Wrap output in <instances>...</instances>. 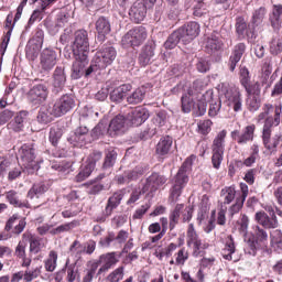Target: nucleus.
Returning <instances> with one entry per match:
<instances>
[{"label":"nucleus","instance_id":"338daca9","mask_svg":"<svg viewBox=\"0 0 282 282\" xmlns=\"http://www.w3.org/2000/svg\"><path fill=\"white\" fill-rule=\"evenodd\" d=\"M196 69L200 74H206L210 69V62L204 57L198 58L196 63Z\"/></svg>","mask_w":282,"mask_h":282},{"label":"nucleus","instance_id":"69168bd1","mask_svg":"<svg viewBox=\"0 0 282 282\" xmlns=\"http://www.w3.org/2000/svg\"><path fill=\"white\" fill-rule=\"evenodd\" d=\"M143 174L144 170L141 166H137L133 170L126 172L129 182L139 180L140 177H142Z\"/></svg>","mask_w":282,"mask_h":282},{"label":"nucleus","instance_id":"dca6fc26","mask_svg":"<svg viewBox=\"0 0 282 282\" xmlns=\"http://www.w3.org/2000/svg\"><path fill=\"white\" fill-rule=\"evenodd\" d=\"M256 129L257 127L254 124L247 126L242 132H239V130L232 131L231 138L237 141V144L243 147L247 142H252V140H254Z\"/></svg>","mask_w":282,"mask_h":282},{"label":"nucleus","instance_id":"412c9836","mask_svg":"<svg viewBox=\"0 0 282 282\" xmlns=\"http://www.w3.org/2000/svg\"><path fill=\"white\" fill-rule=\"evenodd\" d=\"M129 122L127 118L122 115L116 116L113 119H111L109 126H108V133L110 135H118L120 133H124L127 131V127L129 126Z\"/></svg>","mask_w":282,"mask_h":282},{"label":"nucleus","instance_id":"9b49d317","mask_svg":"<svg viewBox=\"0 0 282 282\" xmlns=\"http://www.w3.org/2000/svg\"><path fill=\"white\" fill-rule=\"evenodd\" d=\"M219 93L220 96H225L228 100V106L232 107L234 111H241L243 104L239 90H232V88L228 87V84H221V86H219Z\"/></svg>","mask_w":282,"mask_h":282},{"label":"nucleus","instance_id":"37998d69","mask_svg":"<svg viewBox=\"0 0 282 282\" xmlns=\"http://www.w3.org/2000/svg\"><path fill=\"white\" fill-rule=\"evenodd\" d=\"M180 41H182V33L180 32V30H176L169 36V39L164 43L165 50H175Z\"/></svg>","mask_w":282,"mask_h":282},{"label":"nucleus","instance_id":"2f4dec72","mask_svg":"<svg viewBox=\"0 0 282 282\" xmlns=\"http://www.w3.org/2000/svg\"><path fill=\"white\" fill-rule=\"evenodd\" d=\"M173 147V138L172 137H162L156 144V153L158 155H167Z\"/></svg>","mask_w":282,"mask_h":282},{"label":"nucleus","instance_id":"c9c22d12","mask_svg":"<svg viewBox=\"0 0 282 282\" xmlns=\"http://www.w3.org/2000/svg\"><path fill=\"white\" fill-rule=\"evenodd\" d=\"M147 96V89L144 87L137 88L132 94L127 97L129 105H140Z\"/></svg>","mask_w":282,"mask_h":282},{"label":"nucleus","instance_id":"79ce46f5","mask_svg":"<svg viewBox=\"0 0 282 282\" xmlns=\"http://www.w3.org/2000/svg\"><path fill=\"white\" fill-rule=\"evenodd\" d=\"M54 118V115L50 111V106L48 107H42L37 113V122L40 124H50Z\"/></svg>","mask_w":282,"mask_h":282},{"label":"nucleus","instance_id":"052dcab7","mask_svg":"<svg viewBox=\"0 0 282 282\" xmlns=\"http://www.w3.org/2000/svg\"><path fill=\"white\" fill-rule=\"evenodd\" d=\"M96 167H94V163H89L86 161V165L83 167V170L78 173L77 180L79 182H83L84 180H87L89 175L94 172Z\"/></svg>","mask_w":282,"mask_h":282},{"label":"nucleus","instance_id":"f03ea898","mask_svg":"<svg viewBox=\"0 0 282 282\" xmlns=\"http://www.w3.org/2000/svg\"><path fill=\"white\" fill-rule=\"evenodd\" d=\"M191 166H193V156H189L184 161L183 165L172 180L170 202L173 204L180 199L182 191H184V186L188 184V171H191Z\"/></svg>","mask_w":282,"mask_h":282},{"label":"nucleus","instance_id":"603ef678","mask_svg":"<svg viewBox=\"0 0 282 282\" xmlns=\"http://www.w3.org/2000/svg\"><path fill=\"white\" fill-rule=\"evenodd\" d=\"M271 246L276 252H282V232L275 230L271 235Z\"/></svg>","mask_w":282,"mask_h":282},{"label":"nucleus","instance_id":"473e14b6","mask_svg":"<svg viewBox=\"0 0 282 282\" xmlns=\"http://www.w3.org/2000/svg\"><path fill=\"white\" fill-rule=\"evenodd\" d=\"M58 265V252L51 250L47 258L44 260V268L46 272H54Z\"/></svg>","mask_w":282,"mask_h":282},{"label":"nucleus","instance_id":"bb28decb","mask_svg":"<svg viewBox=\"0 0 282 282\" xmlns=\"http://www.w3.org/2000/svg\"><path fill=\"white\" fill-rule=\"evenodd\" d=\"M224 46V42H221V37L219 35V33H212L208 37H207V42H206V52H208V54H215V52H219V50H221V47Z\"/></svg>","mask_w":282,"mask_h":282},{"label":"nucleus","instance_id":"09e8293b","mask_svg":"<svg viewBox=\"0 0 282 282\" xmlns=\"http://www.w3.org/2000/svg\"><path fill=\"white\" fill-rule=\"evenodd\" d=\"M248 95L250 96H261V84L259 82L248 83L242 86Z\"/></svg>","mask_w":282,"mask_h":282},{"label":"nucleus","instance_id":"7ed1b4c3","mask_svg":"<svg viewBox=\"0 0 282 282\" xmlns=\"http://www.w3.org/2000/svg\"><path fill=\"white\" fill-rule=\"evenodd\" d=\"M245 242L248 253L251 254V257H256L258 250H263V248L268 246V231L257 226L254 236L245 238Z\"/></svg>","mask_w":282,"mask_h":282},{"label":"nucleus","instance_id":"4be33fe9","mask_svg":"<svg viewBox=\"0 0 282 282\" xmlns=\"http://www.w3.org/2000/svg\"><path fill=\"white\" fill-rule=\"evenodd\" d=\"M147 10L142 1H135L130 8L129 14L134 23H142L147 17Z\"/></svg>","mask_w":282,"mask_h":282},{"label":"nucleus","instance_id":"bf43d9fd","mask_svg":"<svg viewBox=\"0 0 282 282\" xmlns=\"http://www.w3.org/2000/svg\"><path fill=\"white\" fill-rule=\"evenodd\" d=\"M61 138H63V130L58 127L51 128L48 139L53 147L58 144V140H61Z\"/></svg>","mask_w":282,"mask_h":282},{"label":"nucleus","instance_id":"39448f33","mask_svg":"<svg viewBox=\"0 0 282 282\" xmlns=\"http://www.w3.org/2000/svg\"><path fill=\"white\" fill-rule=\"evenodd\" d=\"M226 135L228 132L221 130L214 139L212 144V163L214 169H219L224 162V151H226Z\"/></svg>","mask_w":282,"mask_h":282},{"label":"nucleus","instance_id":"b1692460","mask_svg":"<svg viewBox=\"0 0 282 282\" xmlns=\"http://www.w3.org/2000/svg\"><path fill=\"white\" fill-rule=\"evenodd\" d=\"M95 25H96V31L98 33L97 39L102 43L107 34L111 33V22H109V19L105 17H100L96 21Z\"/></svg>","mask_w":282,"mask_h":282},{"label":"nucleus","instance_id":"a878e982","mask_svg":"<svg viewBox=\"0 0 282 282\" xmlns=\"http://www.w3.org/2000/svg\"><path fill=\"white\" fill-rule=\"evenodd\" d=\"M67 83V76H65V67L57 66L53 73V87L55 91H63Z\"/></svg>","mask_w":282,"mask_h":282},{"label":"nucleus","instance_id":"cd10ccee","mask_svg":"<svg viewBox=\"0 0 282 282\" xmlns=\"http://www.w3.org/2000/svg\"><path fill=\"white\" fill-rule=\"evenodd\" d=\"M282 4H274L272 12L269 15V21L274 31L279 32L282 25Z\"/></svg>","mask_w":282,"mask_h":282},{"label":"nucleus","instance_id":"f8f14e48","mask_svg":"<svg viewBox=\"0 0 282 282\" xmlns=\"http://www.w3.org/2000/svg\"><path fill=\"white\" fill-rule=\"evenodd\" d=\"M93 263H97V268L101 265L96 274V276H98L100 280L101 276H105V274H107V272H109V270H111V268L118 263V257H116V252L104 253L96 262Z\"/></svg>","mask_w":282,"mask_h":282},{"label":"nucleus","instance_id":"c85d7f7f","mask_svg":"<svg viewBox=\"0 0 282 282\" xmlns=\"http://www.w3.org/2000/svg\"><path fill=\"white\" fill-rule=\"evenodd\" d=\"M187 246L194 247V253H197V251L202 248V240L199 239V236H197V231L195 230V226L193 224H189L187 229Z\"/></svg>","mask_w":282,"mask_h":282},{"label":"nucleus","instance_id":"5fc2aeb1","mask_svg":"<svg viewBox=\"0 0 282 282\" xmlns=\"http://www.w3.org/2000/svg\"><path fill=\"white\" fill-rule=\"evenodd\" d=\"M221 197H225L224 204H231L237 195L235 187L229 186L221 189Z\"/></svg>","mask_w":282,"mask_h":282},{"label":"nucleus","instance_id":"0eeeda50","mask_svg":"<svg viewBox=\"0 0 282 282\" xmlns=\"http://www.w3.org/2000/svg\"><path fill=\"white\" fill-rule=\"evenodd\" d=\"M147 41V29L144 26H137L128 31L122 37L121 43L124 47H140Z\"/></svg>","mask_w":282,"mask_h":282},{"label":"nucleus","instance_id":"6ab92c4d","mask_svg":"<svg viewBox=\"0 0 282 282\" xmlns=\"http://www.w3.org/2000/svg\"><path fill=\"white\" fill-rule=\"evenodd\" d=\"M89 64V56L75 55V62L73 63L70 78L78 80L85 74V67Z\"/></svg>","mask_w":282,"mask_h":282},{"label":"nucleus","instance_id":"a211bd4d","mask_svg":"<svg viewBox=\"0 0 282 282\" xmlns=\"http://www.w3.org/2000/svg\"><path fill=\"white\" fill-rule=\"evenodd\" d=\"M155 42H148L141 50L139 55V63L141 67H147L151 65L155 58Z\"/></svg>","mask_w":282,"mask_h":282},{"label":"nucleus","instance_id":"ddd939ff","mask_svg":"<svg viewBox=\"0 0 282 282\" xmlns=\"http://www.w3.org/2000/svg\"><path fill=\"white\" fill-rule=\"evenodd\" d=\"M57 56L56 51L44 48L40 55V67L42 72H52L56 66Z\"/></svg>","mask_w":282,"mask_h":282},{"label":"nucleus","instance_id":"6e6d98bb","mask_svg":"<svg viewBox=\"0 0 282 282\" xmlns=\"http://www.w3.org/2000/svg\"><path fill=\"white\" fill-rule=\"evenodd\" d=\"M158 133V124L149 123L148 127L140 133V140H149Z\"/></svg>","mask_w":282,"mask_h":282},{"label":"nucleus","instance_id":"49530a36","mask_svg":"<svg viewBox=\"0 0 282 282\" xmlns=\"http://www.w3.org/2000/svg\"><path fill=\"white\" fill-rule=\"evenodd\" d=\"M47 191V187L43 183H35L28 192L29 199H34V197L39 198V195H43Z\"/></svg>","mask_w":282,"mask_h":282},{"label":"nucleus","instance_id":"58836bf2","mask_svg":"<svg viewBox=\"0 0 282 282\" xmlns=\"http://www.w3.org/2000/svg\"><path fill=\"white\" fill-rule=\"evenodd\" d=\"M184 210V204H177L174 210L170 214V230H174L177 224H180V215Z\"/></svg>","mask_w":282,"mask_h":282},{"label":"nucleus","instance_id":"4d7b16f0","mask_svg":"<svg viewBox=\"0 0 282 282\" xmlns=\"http://www.w3.org/2000/svg\"><path fill=\"white\" fill-rule=\"evenodd\" d=\"M181 102L183 113H191V110L195 107V102L193 101V98H191V95H183Z\"/></svg>","mask_w":282,"mask_h":282},{"label":"nucleus","instance_id":"ea45409f","mask_svg":"<svg viewBox=\"0 0 282 282\" xmlns=\"http://www.w3.org/2000/svg\"><path fill=\"white\" fill-rule=\"evenodd\" d=\"M6 198L9 204L15 206V208H28V203L21 202V199H19V194L15 191L7 192Z\"/></svg>","mask_w":282,"mask_h":282},{"label":"nucleus","instance_id":"2eb2a0df","mask_svg":"<svg viewBox=\"0 0 282 282\" xmlns=\"http://www.w3.org/2000/svg\"><path fill=\"white\" fill-rule=\"evenodd\" d=\"M178 32L182 36V43H184V45H188V43L199 36L200 28L197 22H189L184 26L180 28Z\"/></svg>","mask_w":282,"mask_h":282},{"label":"nucleus","instance_id":"3c124183","mask_svg":"<svg viewBox=\"0 0 282 282\" xmlns=\"http://www.w3.org/2000/svg\"><path fill=\"white\" fill-rule=\"evenodd\" d=\"M42 270H43L42 265L35 267L33 269H26L24 271V281L32 282L34 281V279H39V276H41Z\"/></svg>","mask_w":282,"mask_h":282},{"label":"nucleus","instance_id":"4468645a","mask_svg":"<svg viewBox=\"0 0 282 282\" xmlns=\"http://www.w3.org/2000/svg\"><path fill=\"white\" fill-rule=\"evenodd\" d=\"M166 176L160 173H152L143 183L142 193H155L160 186L166 184Z\"/></svg>","mask_w":282,"mask_h":282},{"label":"nucleus","instance_id":"393cba45","mask_svg":"<svg viewBox=\"0 0 282 282\" xmlns=\"http://www.w3.org/2000/svg\"><path fill=\"white\" fill-rule=\"evenodd\" d=\"M243 54H246V44L245 43H238L232 51L231 56L229 57V69L230 72H235L237 69V64L241 58L243 57Z\"/></svg>","mask_w":282,"mask_h":282},{"label":"nucleus","instance_id":"e433bc0d","mask_svg":"<svg viewBox=\"0 0 282 282\" xmlns=\"http://www.w3.org/2000/svg\"><path fill=\"white\" fill-rule=\"evenodd\" d=\"M130 87L131 86H129V85L119 86L118 88L112 90V93L110 94V100H112V102H122V100L124 99V96H127V91H129Z\"/></svg>","mask_w":282,"mask_h":282},{"label":"nucleus","instance_id":"0e129e2a","mask_svg":"<svg viewBox=\"0 0 282 282\" xmlns=\"http://www.w3.org/2000/svg\"><path fill=\"white\" fill-rule=\"evenodd\" d=\"M270 52L274 56H279L282 52V39L273 37L270 43Z\"/></svg>","mask_w":282,"mask_h":282},{"label":"nucleus","instance_id":"5701e85b","mask_svg":"<svg viewBox=\"0 0 282 282\" xmlns=\"http://www.w3.org/2000/svg\"><path fill=\"white\" fill-rule=\"evenodd\" d=\"M256 221H258L260 226L267 229L279 228V220L276 219V215L269 216L265 214V212L256 213Z\"/></svg>","mask_w":282,"mask_h":282},{"label":"nucleus","instance_id":"aec40b11","mask_svg":"<svg viewBox=\"0 0 282 282\" xmlns=\"http://www.w3.org/2000/svg\"><path fill=\"white\" fill-rule=\"evenodd\" d=\"M203 100H207V102H209L208 116L210 118H215L219 111H221V99L217 96L215 97L213 90H206L203 94Z\"/></svg>","mask_w":282,"mask_h":282},{"label":"nucleus","instance_id":"680f3d73","mask_svg":"<svg viewBox=\"0 0 282 282\" xmlns=\"http://www.w3.org/2000/svg\"><path fill=\"white\" fill-rule=\"evenodd\" d=\"M247 105L249 111H259V109L261 108V96L248 97Z\"/></svg>","mask_w":282,"mask_h":282},{"label":"nucleus","instance_id":"20e7f679","mask_svg":"<svg viewBox=\"0 0 282 282\" xmlns=\"http://www.w3.org/2000/svg\"><path fill=\"white\" fill-rule=\"evenodd\" d=\"M20 162L29 173L39 171V161H36V149L34 144H23L18 152Z\"/></svg>","mask_w":282,"mask_h":282},{"label":"nucleus","instance_id":"774afa93","mask_svg":"<svg viewBox=\"0 0 282 282\" xmlns=\"http://www.w3.org/2000/svg\"><path fill=\"white\" fill-rule=\"evenodd\" d=\"M105 133H109V128L107 127V123L99 122L94 129H93V135L95 138H100V135H105Z\"/></svg>","mask_w":282,"mask_h":282},{"label":"nucleus","instance_id":"f3484780","mask_svg":"<svg viewBox=\"0 0 282 282\" xmlns=\"http://www.w3.org/2000/svg\"><path fill=\"white\" fill-rule=\"evenodd\" d=\"M149 110L142 106L137 107L127 116V121L130 122L132 127H140L143 122L149 120Z\"/></svg>","mask_w":282,"mask_h":282},{"label":"nucleus","instance_id":"c03bdc74","mask_svg":"<svg viewBox=\"0 0 282 282\" xmlns=\"http://www.w3.org/2000/svg\"><path fill=\"white\" fill-rule=\"evenodd\" d=\"M88 129L84 128V132L82 130H76L74 134L68 138V142L73 144V147H78V144H83L85 142V135L88 133Z\"/></svg>","mask_w":282,"mask_h":282},{"label":"nucleus","instance_id":"c756f323","mask_svg":"<svg viewBox=\"0 0 282 282\" xmlns=\"http://www.w3.org/2000/svg\"><path fill=\"white\" fill-rule=\"evenodd\" d=\"M276 107H281V113H282V106L276 105L275 107L272 106L271 104H264L262 108V112L258 115L257 121L261 122L264 120V122L271 118L274 120V116H276Z\"/></svg>","mask_w":282,"mask_h":282},{"label":"nucleus","instance_id":"de8ad7c7","mask_svg":"<svg viewBox=\"0 0 282 282\" xmlns=\"http://www.w3.org/2000/svg\"><path fill=\"white\" fill-rule=\"evenodd\" d=\"M204 90V82L202 79H196L192 87L188 89V96L195 97L196 99L202 98V91Z\"/></svg>","mask_w":282,"mask_h":282},{"label":"nucleus","instance_id":"f704fd0d","mask_svg":"<svg viewBox=\"0 0 282 282\" xmlns=\"http://www.w3.org/2000/svg\"><path fill=\"white\" fill-rule=\"evenodd\" d=\"M29 243H30V252L32 254H39L41 250L45 247V242L43 238L31 235L29 237Z\"/></svg>","mask_w":282,"mask_h":282},{"label":"nucleus","instance_id":"a19ab883","mask_svg":"<svg viewBox=\"0 0 282 282\" xmlns=\"http://www.w3.org/2000/svg\"><path fill=\"white\" fill-rule=\"evenodd\" d=\"M41 44H35L34 40H30L26 45V57L29 61H34L39 56V52H41Z\"/></svg>","mask_w":282,"mask_h":282},{"label":"nucleus","instance_id":"e2e57ef3","mask_svg":"<svg viewBox=\"0 0 282 282\" xmlns=\"http://www.w3.org/2000/svg\"><path fill=\"white\" fill-rule=\"evenodd\" d=\"M203 98H204V95L198 97V99H197L198 104H197L196 108H194L195 109L194 113L197 118H199L200 116H204L206 113V107L208 105V100H204Z\"/></svg>","mask_w":282,"mask_h":282},{"label":"nucleus","instance_id":"a18cd8bd","mask_svg":"<svg viewBox=\"0 0 282 282\" xmlns=\"http://www.w3.org/2000/svg\"><path fill=\"white\" fill-rule=\"evenodd\" d=\"M225 252H228V253H225L223 256L224 259H226L227 261H232V254H235L236 252L235 239H232V236H228L226 239Z\"/></svg>","mask_w":282,"mask_h":282},{"label":"nucleus","instance_id":"9d476101","mask_svg":"<svg viewBox=\"0 0 282 282\" xmlns=\"http://www.w3.org/2000/svg\"><path fill=\"white\" fill-rule=\"evenodd\" d=\"M74 56H89V33L86 30L75 32Z\"/></svg>","mask_w":282,"mask_h":282},{"label":"nucleus","instance_id":"4c0bfd02","mask_svg":"<svg viewBox=\"0 0 282 282\" xmlns=\"http://www.w3.org/2000/svg\"><path fill=\"white\" fill-rule=\"evenodd\" d=\"M120 202H122V195L120 193H115L107 203L106 206V215L107 217H109V215H111V213H113L115 208H118V206H120Z\"/></svg>","mask_w":282,"mask_h":282},{"label":"nucleus","instance_id":"72a5a7b5","mask_svg":"<svg viewBox=\"0 0 282 282\" xmlns=\"http://www.w3.org/2000/svg\"><path fill=\"white\" fill-rule=\"evenodd\" d=\"M265 14H268V10L264 7H260L256 9L252 13L250 24L252 28H259L263 23V19H265Z\"/></svg>","mask_w":282,"mask_h":282},{"label":"nucleus","instance_id":"13d9d810","mask_svg":"<svg viewBox=\"0 0 282 282\" xmlns=\"http://www.w3.org/2000/svg\"><path fill=\"white\" fill-rule=\"evenodd\" d=\"M77 225L78 221H72L64 225H59L55 229L51 230V235H61L63 232H69V230H72V228H76Z\"/></svg>","mask_w":282,"mask_h":282},{"label":"nucleus","instance_id":"7c9ffc66","mask_svg":"<svg viewBox=\"0 0 282 282\" xmlns=\"http://www.w3.org/2000/svg\"><path fill=\"white\" fill-rule=\"evenodd\" d=\"M30 112L25 110H21L14 117V120L9 123L12 130L15 132L23 131V127H25V120H28V116Z\"/></svg>","mask_w":282,"mask_h":282},{"label":"nucleus","instance_id":"8fccbe9b","mask_svg":"<svg viewBox=\"0 0 282 282\" xmlns=\"http://www.w3.org/2000/svg\"><path fill=\"white\" fill-rule=\"evenodd\" d=\"M122 279H124V267H119L107 275L106 281L120 282Z\"/></svg>","mask_w":282,"mask_h":282},{"label":"nucleus","instance_id":"f257e3e1","mask_svg":"<svg viewBox=\"0 0 282 282\" xmlns=\"http://www.w3.org/2000/svg\"><path fill=\"white\" fill-rule=\"evenodd\" d=\"M281 124V106H276L274 120L269 118L264 121L262 129V142L264 149L270 153H276V147L281 143V134H275L272 138V127Z\"/></svg>","mask_w":282,"mask_h":282},{"label":"nucleus","instance_id":"6e6552de","mask_svg":"<svg viewBox=\"0 0 282 282\" xmlns=\"http://www.w3.org/2000/svg\"><path fill=\"white\" fill-rule=\"evenodd\" d=\"M118 53L111 45H104L95 55V62L99 69H107L116 61Z\"/></svg>","mask_w":282,"mask_h":282},{"label":"nucleus","instance_id":"864d4df0","mask_svg":"<svg viewBox=\"0 0 282 282\" xmlns=\"http://www.w3.org/2000/svg\"><path fill=\"white\" fill-rule=\"evenodd\" d=\"M117 160H118V152H116V150H109L106 153L102 169H111V166H113V164H116Z\"/></svg>","mask_w":282,"mask_h":282},{"label":"nucleus","instance_id":"1a4fd4ad","mask_svg":"<svg viewBox=\"0 0 282 282\" xmlns=\"http://www.w3.org/2000/svg\"><path fill=\"white\" fill-rule=\"evenodd\" d=\"M50 96V88L45 84L34 85L28 93L26 99L28 101L36 107L39 105H43L47 97Z\"/></svg>","mask_w":282,"mask_h":282},{"label":"nucleus","instance_id":"423d86ee","mask_svg":"<svg viewBox=\"0 0 282 282\" xmlns=\"http://www.w3.org/2000/svg\"><path fill=\"white\" fill-rule=\"evenodd\" d=\"M74 107H76V100L74 97L72 95H63L52 106H50V111L53 118H61L66 113H69Z\"/></svg>","mask_w":282,"mask_h":282}]
</instances>
